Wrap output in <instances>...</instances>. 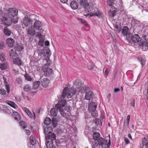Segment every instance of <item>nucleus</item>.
I'll return each mask as SVG.
<instances>
[{"label":"nucleus","mask_w":148,"mask_h":148,"mask_svg":"<svg viewBox=\"0 0 148 148\" xmlns=\"http://www.w3.org/2000/svg\"><path fill=\"white\" fill-rule=\"evenodd\" d=\"M81 80L79 79H77L74 82L73 87L74 88L69 89L68 87H65L63 90L62 94L60 97L64 98L67 96V98H71L75 94L76 91L79 90L82 86Z\"/></svg>","instance_id":"f257e3e1"},{"label":"nucleus","mask_w":148,"mask_h":148,"mask_svg":"<svg viewBox=\"0 0 148 148\" xmlns=\"http://www.w3.org/2000/svg\"><path fill=\"white\" fill-rule=\"evenodd\" d=\"M107 140L102 138H100L97 141L93 142L92 144V148H100V147L103 148V146H106Z\"/></svg>","instance_id":"f03ea898"},{"label":"nucleus","mask_w":148,"mask_h":148,"mask_svg":"<svg viewBox=\"0 0 148 148\" xmlns=\"http://www.w3.org/2000/svg\"><path fill=\"white\" fill-rule=\"evenodd\" d=\"M29 17L27 16H25L22 19V22L23 23L26 27L29 26L32 23V20L31 17L35 18L36 16L35 15L32 14L30 15H29Z\"/></svg>","instance_id":"7ed1b4c3"},{"label":"nucleus","mask_w":148,"mask_h":148,"mask_svg":"<svg viewBox=\"0 0 148 148\" xmlns=\"http://www.w3.org/2000/svg\"><path fill=\"white\" fill-rule=\"evenodd\" d=\"M32 26L36 30H41L42 32L43 31V30L42 29L43 26L42 23L39 20H36Z\"/></svg>","instance_id":"20e7f679"},{"label":"nucleus","mask_w":148,"mask_h":148,"mask_svg":"<svg viewBox=\"0 0 148 148\" xmlns=\"http://www.w3.org/2000/svg\"><path fill=\"white\" fill-rule=\"evenodd\" d=\"M108 4L111 6L113 4H115L116 5H121L122 3V0H107Z\"/></svg>","instance_id":"39448f33"},{"label":"nucleus","mask_w":148,"mask_h":148,"mask_svg":"<svg viewBox=\"0 0 148 148\" xmlns=\"http://www.w3.org/2000/svg\"><path fill=\"white\" fill-rule=\"evenodd\" d=\"M8 14L9 15L13 17L17 16L18 14V10L15 8H9L8 10Z\"/></svg>","instance_id":"423d86ee"},{"label":"nucleus","mask_w":148,"mask_h":148,"mask_svg":"<svg viewBox=\"0 0 148 148\" xmlns=\"http://www.w3.org/2000/svg\"><path fill=\"white\" fill-rule=\"evenodd\" d=\"M42 71L44 72V75L46 77H49L53 73V71L52 69L47 67H44L42 69Z\"/></svg>","instance_id":"0eeeda50"},{"label":"nucleus","mask_w":148,"mask_h":148,"mask_svg":"<svg viewBox=\"0 0 148 148\" xmlns=\"http://www.w3.org/2000/svg\"><path fill=\"white\" fill-rule=\"evenodd\" d=\"M42 54L43 55L44 57H48L49 58L51 55L50 50L47 49L41 50L40 52L39 53L38 55L41 56Z\"/></svg>","instance_id":"6e6552de"},{"label":"nucleus","mask_w":148,"mask_h":148,"mask_svg":"<svg viewBox=\"0 0 148 148\" xmlns=\"http://www.w3.org/2000/svg\"><path fill=\"white\" fill-rule=\"evenodd\" d=\"M58 102L56 105V107L57 108H62L64 107L67 104L66 101L64 99L59 100Z\"/></svg>","instance_id":"1a4fd4ad"},{"label":"nucleus","mask_w":148,"mask_h":148,"mask_svg":"<svg viewBox=\"0 0 148 148\" xmlns=\"http://www.w3.org/2000/svg\"><path fill=\"white\" fill-rule=\"evenodd\" d=\"M27 31V34L30 36H33L36 34V32L35 29L32 26L28 27Z\"/></svg>","instance_id":"9d476101"},{"label":"nucleus","mask_w":148,"mask_h":148,"mask_svg":"<svg viewBox=\"0 0 148 148\" xmlns=\"http://www.w3.org/2000/svg\"><path fill=\"white\" fill-rule=\"evenodd\" d=\"M93 4L91 2H89L87 3L84 8L86 12H89L93 10Z\"/></svg>","instance_id":"9b49d317"},{"label":"nucleus","mask_w":148,"mask_h":148,"mask_svg":"<svg viewBox=\"0 0 148 148\" xmlns=\"http://www.w3.org/2000/svg\"><path fill=\"white\" fill-rule=\"evenodd\" d=\"M1 20L3 23L4 24V25H5L6 27H8L10 26L12 24L11 19H9L6 17H3Z\"/></svg>","instance_id":"f8f14e48"},{"label":"nucleus","mask_w":148,"mask_h":148,"mask_svg":"<svg viewBox=\"0 0 148 148\" xmlns=\"http://www.w3.org/2000/svg\"><path fill=\"white\" fill-rule=\"evenodd\" d=\"M56 135L54 133L51 134L46 136L45 139L46 141H49L50 142H53L54 140H56Z\"/></svg>","instance_id":"ddd939ff"},{"label":"nucleus","mask_w":148,"mask_h":148,"mask_svg":"<svg viewBox=\"0 0 148 148\" xmlns=\"http://www.w3.org/2000/svg\"><path fill=\"white\" fill-rule=\"evenodd\" d=\"M97 103L93 101H91L88 105V109L90 112V110L96 109L97 106Z\"/></svg>","instance_id":"4468645a"},{"label":"nucleus","mask_w":148,"mask_h":148,"mask_svg":"<svg viewBox=\"0 0 148 148\" xmlns=\"http://www.w3.org/2000/svg\"><path fill=\"white\" fill-rule=\"evenodd\" d=\"M82 87L78 90V92L83 93H87V92L90 90L89 88L87 85L82 86Z\"/></svg>","instance_id":"2eb2a0df"},{"label":"nucleus","mask_w":148,"mask_h":148,"mask_svg":"<svg viewBox=\"0 0 148 148\" xmlns=\"http://www.w3.org/2000/svg\"><path fill=\"white\" fill-rule=\"evenodd\" d=\"M50 82L49 80L46 78H43L41 81V84L42 86L45 87L48 86Z\"/></svg>","instance_id":"dca6fc26"},{"label":"nucleus","mask_w":148,"mask_h":148,"mask_svg":"<svg viewBox=\"0 0 148 148\" xmlns=\"http://www.w3.org/2000/svg\"><path fill=\"white\" fill-rule=\"evenodd\" d=\"M8 45L10 47H13L15 43L14 40L11 38H8L6 40Z\"/></svg>","instance_id":"f3484780"},{"label":"nucleus","mask_w":148,"mask_h":148,"mask_svg":"<svg viewBox=\"0 0 148 148\" xmlns=\"http://www.w3.org/2000/svg\"><path fill=\"white\" fill-rule=\"evenodd\" d=\"M131 39L133 42H139L140 37L138 35L135 34L131 36Z\"/></svg>","instance_id":"a211bd4d"},{"label":"nucleus","mask_w":148,"mask_h":148,"mask_svg":"<svg viewBox=\"0 0 148 148\" xmlns=\"http://www.w3.org/2000/svg\"><path fill=\"white\" fill-rule=\"evenodd\" d=\"M3 79L4 80V82L5 85V88L7 90V92L9 93L10 92V85L6 81L7 79L5 77L3 76Z\"/></svg>","instance_id":"6ab92c4d"},{"label":"nucleus","mask_w":148,"mask_h":148,"mask_svg":"<svg viewBox=\"0 0 148 148\" xmlns=\"http://www.w3.org/2000/svg\"><path fill=\"white\" fill-rule=\"evenodd\" d=\"M3 33L5 36H9L11 34V30L8 27H5L3 29Z\"/></svg>","instance_id":"aec40b11"},{"label":"nucleus","mask_w":148,"mask_h":148,"mask_svg":"<svg viewBox=\"0 0 148 148\" xmlns=\"http://www.w3.org/2000/svg\"><path fill=\"white\" fill-rule=\"evenodd\" d=\"M53 131V128L51 127H47L44 128V132L46 134L51 133Z\"/></svg>","instance_id":"412c9836"},{"label":"nucleus","mask_w":148,"mask_h":148,"mask_svg":"<svg viewBox=\"0 0 148 148\" xmlns=\"http://www.w3.org/2000/svg\"><path fill=\"white\" fill-rule=\"evenodd\" d=\"M51 62L49 58L48 57H44L43 61L44 64L46 66H49Z\"/></svg>","instance_id":"4be33fe9"},{"label":"nucleus","mask_w":148,"mask_h":148,"mask_svg":"<svg viewBox=\"0 0 148 148\" xmlns=\"http://www.w3.org/2000/svg\"><path fill=\"white\" fill-rule=\"evenodd\" d=\"M92 92L90 90L89 91L86 93L85 97V99L86 100H89L92 97Z\"/></svg>","instance_id":"5701e85b"},{"label":"nucleus","mask_w":148,"mask_h":148,"mask_svg":"<svg viewBox=\"0 0 148 148\" xmlns=\"http://www.w3.org/2000/svg\"><path fill=\"white\" fill-rule=\"evenodd\" d=\"M70 5L71 8L73 9H76L78 7V3L75 1H72Z\"/></svg>","instance_id":"b1692460"},{"label":"nucleus","mask_w":148,"mask_h":148,"mask_svg":"<svg viewBox=\"0 0 148 148\" xmlns=\"http://www.w3.org/2000/svg\"><path fill=\"white\" fill-rule=\"evenodd\" d=\"M58 108H52L50 110V113L51 116H56L57 113Z\"/></svg>","instance_id":"393cba45"},{"label":"nucleus","mask_w":148,"mask_h":148,"mask_svg":"<svg viewBox=\"0 0 148 148\" xmlns=\"http://www.w3.org/2000/svg\"><path fill=\"white\" fill-rule=\"evenodd\" d=\"M129 28L127 26H124L122 30V33L124 36H126L128 33Z\"/></svg>","instance_id":"a878e982"},{"label":"nucleus","mask_w":148,"mask_h":148,"mask_svg":"<svg viewBox=\"0 0 148 148\" xmlns=\"http://www.w3.org/2000/svg\"><path fill=\"white\" fill-rule=\"evenodd\" d=\"M14 63L21 66L22 64V62L19 58H16L14 59L13 60Z\"/></svg>","instance_id":"bb28decb"},{"label":"nucleus","mask_w":148,"mask_h":148,"mask_svg":"<svg viewBox=\"0 0 148 148\" xmlns=\"http://www.w3.org/2000/svg\"><path fill=\"white\" fill-rule=\"evenodd\" d=\"M6 102L8 105L14 108H16L18 107V106L13 101H8Z\"/></svg>","instance_id":"cd10ccee"},{"label":"nucleus","mask_w":148,"mask_h":148,"mask_svg":"<svg viewBox=\"0 0 148 148\" xmlns=\"http://www.w3.org/2000/svg\"><path fill=\"white\" fill-rule=\"evenodd\" d=\"M23 48V46L21 44L18 43L15 47V49L16 50L18 51H21Z\"/></svg>","instance_id":"c85d7f7f"},{"label":"nucleus","mask_w":148,"mask_h":148,"mask_svg":"<svg viewBox=\"0 0 148 148\" xmlns=\"http://www.w3.org/2000/svg\"><path fill=\"white\" fill-rule=\"evenodd\" d=\"M30 144L33 146H35L36 143V139L33 136H31L30 137Z\"/></svg>","instance_id":"c756f323"},{"label":"nucleus","mask_w":148,"mask_h":148,"mask_svg":"<svg viewBox=\"0 0 148 148\" xmlns=\"http://www.w3.org/2000/svg\"><path fill=\"white\" fill-rule=\"evenodd\" d=\"M13 115L14 116H15L14 118V119L15 120L19 121L21 119V116L17 112H14L13 113Z\"/></svg>","instance_id":"7c9ffc66"},{"label":"nucleus","mask_w":148,"mask_h":148,"mask_svg":"<svg viewBox=\"0 0 148 148\" xmlns=\"http://www.w3.org/2000/svg\"><path fill=\"white\" fill-rule=\"evenodd\" d=\"M24 76L25 79L27 81H31L33 79V78L31 77V76L30 75L27 73H26L24 74Z\"/></svg>","instance_id":"2f4dec72"},{"label":"nucleus","mask_w":148,"mask_h":148,"mask_svg":"<svg viewBox=\"0 0 148 148\" xmlns=\"http://www.w3.org/2000/svg\"><path fill=\"white\" fill-rule=\"evenodd\" d=\"M90 15L91 16H96L98 17H100L102 16V14L101 12H91L90 14Z\"/></svg>","instance_id":"473e14b6"},{"label":"nucleus","mask_w":148,"mask_h":148,"mask_svg":"<svg viewBox=\"0 0 148 148\" xmlns=\"http://www.w3.org/2000/svg\"><path fill=\"white\" fill-rule=\"evenodd\" d=\"M51 122V119L49 117H46L44 122V124L48 126L49 125Z\"/></svg>","instance_id":"72a5a7b5"},{"label":"nucleus","mask_w":148,"mask_h":148,"mask_svg":"<svg viewBox=\"0 0 148 148\" xmlns=\"http://www.w3.org/2000/svg\"><path fill=\"white\" fill-rule=\"evenodd\" d=\"M100 136V134L99 133L95 132L93 135V138L95 141H97L99 138Z\"/></svg>","instance_id":"f704fd0d"},{"label":"nucleus","mask_w":148,"mask_h":148,"mask_svg":"<svg viewBox=\"0 0 148 148\" xmlns=\"http://www.w3.org/2000/svg\"><path fill=\"white\" fill-rule=\"evenodd\" d=\"M40 82L39 81H36L33 83V88L36 89L39 86Z\"/></svg>","instance_id":"c9c22d12"},{"label":"nucleus","mask_w":148,"mask_h":148,"mask_svg":"<svg viewBox=\"0 0 148 148\" xmlns=\"http://www.w3.org/2000/svg\"><path fill=\"white\" fill-rule=\"evenodd\" d=\"M145 44V46L148 47V38L146 39L145 42H139V45L140 46H143Z\"/></svg>","instance_id":"e433bc0d"},{"label":"nucleus","mask_w":148,"mask_h":148,"mask_svg":"<svg viewBox=\"0 0 148 148\" xmlns=\"http://www.w3.org/2000/svg\"><path fill=\"white\" fill-rule=\"evenodd\" d=\"M58 121L56 120V118H53L52 119V123L54 127H56L58 125Z\"/></svg>","instance_id":"4c0bfd02"},{"label":"nucleus","mask_w":148,"mask_h":148,"mask_svg":"<svg viewBox=\"0 0 148 148\" xmlns=\"http://www.w3.org/2000/svg\"><path fill=\"white\" fill-rule=\"evenodd\" d=\"M77 19L83 24L86 27H88V25L86 22L83 18H78Z\"/></svg>","instance_id":"58836bf2"},{"label":"nucleus","mask_w":148,"mask_h":148,"mask_svg":"<svg viewBox=\"0 0 148 148\" xmlns=\"http://www.w3.org/2000/svg\"><path fill=\"white\" fill-rule=\"evenodd\" d=\"M9 53L10 56H11L12 58L15 57L16 56V53L13 49L11 50Z\"/></svg>","instance_id":"ea45409f"},{"label":"nucleus","mask_w":148,"mask_h":148,"mask_svg":"<svg viewBox=\"0 0 148 148\" xmlns=\"http://www.w3.org/2000/svg\"><path fill=\"white\" fill-rule=\"evenodd\" d=\"M31 87L29 84H26L23 87L24 90L26 92L30 91L31 90Z\"/></svg>","instance_id":"a19ab883"},{"label":"nucleus","mask_w":148,"mask_h":148,"mask_svg":"<svg viewBox=\"0 0 148 148\" xmlns=\"http://www.w3.org/2000/svg\"><path fill=\"white\" fill-rule=\"evenodd\" d=\"M87 3V0H80V4L81 6L84 7V8L85 6Z\"/></svg>","instance_id":"79ce46f5"},{"label":"nucleus","mask_w":148,"mask_h":148,"mask_svg":"<svg viewBox=\"0 0 148 148\" xmlns=\"http://www.w3.org/2000/svg\"><path fill=\"white\" fill-rule=\"evenodd\" d=\"M91 111V115L93 117H96L97 116L98 112L96 109H94L93 110H90Z\"/></svg>","instance_id":"37998d69"},{"label":"nucleus","mask_w":148,"mask_h":148,"mask_svg":"<svg viewBox=\"0 0 148 148\" xmlns=\"http://www.w3.org/2000/svg\"><path fill=\"white\" fill-rule=\"evenodd\" d=\"M47 148H53V142L47 141Z\"/></svg>","instance_id":"c03bdc74"},{"label":"nucleus","mask_w":148,"mask_h":148,"mask_svg":"<svg viewBox=\"0 0 148 148\" xmlns=\"http://www.w3.org/2000/svg\"><path fill=\"white\" fill-rule=\"evenodd\" d=\"M5 60L6 58L5 54L3 53H0V60L1 61H4Z\"/></svg>","instance_id":"a18cd8bd"},{"label":"nucleus","mask_w":148,"mask_h":148,"mask_svg":"<svg viewBox=\"0 0 148 148\" xmlns=\"http://www.w3.org/2000/svg\"><path fill=\"white\" fill-rule=\"evenodd\" d=\"M148 144V137L144 138L143 139V145Z\"/></svg>","instance_id":"49530a36"},{"label":"nucleus","mask_w":148,"mask_h":148,"mask_svg":"<svg viewBox=\"0 0 148 148\" xmlns=\"http://www.w3.org/2000/svg\"><path fill=\"white\" fill-rule=\"evenodd\" d=\"M19 123L20 125H21L23 129L26 128L27 127L25 122H24L23 121H20Z\"/></svg>","instance_id":"de8ad7c7"},{"label":"nucleus","mask_w":148,"mask_h":148,"mask_svg":"<svg viewBox=\"0 0 148 148\" xmlns=\"http://www.w3.org/2000/svg\"><path fill=\"white\" fill-rule=\"evenodd\" d=\"M40 30V31H38L37 32V34L36 36L39 39H40L41 38L42 36V33L43 32H42L41 30Z\"/></svg>","instance_id":"09e8293b"},{"label":"nucleus","mask_w":148,"mask_h":148,"mask_svg":"<svg viewBox=\"0 0 148 148\" xmlns=\"http://www.w3.org/2000/svg\"><path fill=\"white\" fill-rule=\"evenodd\" d=\"M18 18L17 17L14 18L12 17L11 19V23L16 24L18 22Z\"/></svg>","instance_id":"8fccbe9b"},{"label":"nucleus","mask_w":148,"mask_h":148,"mask_svg":"<svg viewBox=\"0 0 148 148\" xmlns=\"http://www.w3.org/2000/svg\"><path fill=\"white\" fill-rule=\"evenodd\" d=\"M58 110H59V111L60 112V114L61 115L64 116L65 115V113L64 112L63 110V109L62 108H57Z\"/></svg>","instance_id":"3c124183"},{"label":"nucleus","mask_w":148,"mask_h":148,"mask_svg":"<svg viewBox=\"0 0 148 148\" xmlns=\"http://www.w3.org/2000/svg\"><path fill=\"white\" fill-rule=\"evenodd\" d=\"M0 93L2 95H5L6 93V91L3 88H1L0 89Z\"/></svg>","instance_id":"603ef678"},{"label":"nucleus","mask_w":148,"mask_h":148,"mask_svg":"<svg viewBox=\"0 0 148 148\" xmlns=\"http://www.w3.org/2000/svg\"><path fill=\"white\" fill-rule=\"evenodd\" d=\"M115 30L118 33H119L121 30V27L120 26H116L115 27Z\"/></svg>","instance_id":"864d4df0"},{"label":"nucleus","mask_w":148,"mask_h":148,"mask_svg":"<svg viewBox=\"0 0 148 148\" xmlns=\"http://www.w3.org/2000/svg\"><path fill=\"white\" fill-rule=\"evenodd\" d=\"M93 122L95 123L97 126H98L99 125V121L98 119H95L93 121Z\"/></svg>","instance_id":"5fc2aeb1"},{"label":"nucleus","mask_w":148,"mask_h":148,"mask_svg":"<svg viewBox=\"0 0 148 148\" xmlns=\"http://www.w3.org/2000/svg\"><path fill=\"white\" fill-rule=\"evenodd\" d=\"M130 119V115L129 114L127 115V127H129V124Z\"/></svg>","instance_id":"6e6d98bb"},{"label":"nucleus","mask_w":148,"mask_h":148,"mask_svg":"<svg viewBox=\"0 0 148 148\" xmlns=\"http://www.w3.org/2000/svg\"><path fill=\"white\" fill-rule=\"evenodd\" d=\"M5 47V44L3 41H0V49H3Z\"/></svg>","instance_id":"4d7b16f0"},{"label":"nucleus","mask_w":148,"mask_h":148,"mask_svg":"<svg viewBox=\"0 0 148 148\" xmlns=\"http://www.w3.org/2000/svg\"><path fill=\"white\" fill-rule=\"evenodd\" d=\"M7 66L5 64H1L0 68L2 70H3L6 69Z\"/></svg>","instance_id":"13d9d810"},{"label":"nucleus","mask_w":148,"mask_h":148,"mask_svg":"<svg viewBox=\"0 0 148 148\" xmlns=\"http://www.w3.org/2000/svg\"><path fill=\"white\" fill-rule=\"evenodd\" d=\"M23 109L27 114L28 113H29V112H30L29 110L26 108L24 107L23 108Z\"/></svg>","instance_id":"bf43d9fd"},{"label":"nucleus","mask_w":148,"mask_h":148,"mask_svg":"<svg viewBox=\"0 0 148 148\" xmlns=\"http://www.w3.org/2000/svg\"><path fill=\"white\" fill-rule=\"evenodd\" d=\"M109 142H108V143H106V145H107V147H108V148H109L110 147V144H111V141H110V136L109 135Z\"/></svg>","instance_id":"052dcab7"},{"label":"nucleus","mask_w":148,"mask_h":148,"mask_svg":"<svg viewBox=\"0 0 148 148\" xmlns=\"http://www.w3.org/2000/svg\"><path fill=\"white\" fill-rule=\"evenodd\" d=\"M15 98L16 100L17 101L19 102L21 101V99L20 97L17 96L16 97H15Z\"/></svg>","instance_id":"680f3d73"},{"label":"nucleus","mask_w":148,"mask_h":148,"mask_svg":"<svg viewBox=\"0 0 148 148\" xmlns=\"http://www.w3.org/2000/svg\"><path fill=\"white\" fill-rule=\"evenodd\" d=\"M140 61L141 62L142 65L144 66L145 65V61L143 60L142 58H141L140 60Z\"/></svg>","instance_id":"e2e57ef3"},{"label":"nucleus","mask_w":148,"mask_h":148,"mask_svg":"<svg viewBox=\"0 0 148 148\" xmlns=\"http://www.w3.org/2000/svg\"><path fill=\"white\" fill-rule=\"evenodd\" d=\"M124 139L126 144H127L129 143V140L127 138H125Z\"/></svg>","instance_id":"0e129e2a"},{"label":"nucleus","mask_w":148,"mask_h":148,"mask_svg":"<svg viewBox=\"0 0 148 148\" xmlns=\"http://www.w3.org/2000/svg\"><path fill=\"white\" fill-rule=\"evenodd\" d=\"M27 115L31 118H33V116L30 111L27 114Z\"/></svg>","instance_id":"69168bd1"},{"label":"nucleus","mask_w":148,"mask_h":148,"mask_svg":"<svg viewBox=\"0 0 148 148\" xmlns=\"http://www.w3.org/2000/svg\"><path fill=\"white\" fill-rule=\"evenodd\" d=\"M120 91V89L118 88H116L114 89V92L115 93L117 92Z\"/></svg>","instance_id":"338daca9"},{"label":"nucleus","mask_w":148,"mask_h":148,"mask_svg":"<svg viewBox=\"0 0 148 148\" xmlns=\"http://www.w3.org/2000/svg\"><path fill=\"white\" fill-rule=\"evenodd\" d=\"M142 148H148V144L145 145H143Z\"/></svg>","instance_id":"774afa93"}]
</instances>
